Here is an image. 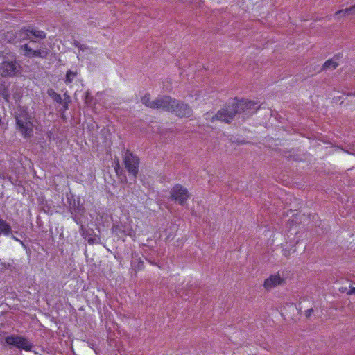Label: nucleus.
I'll use <instances>...</instances> for the list:
<instances>
[{
    "instance_id": "1",
    "label": "nucleus",
    "mask_w": 355,
    "mask_h": 355,
    "mask_svg": "<svg viewBox=\"0 0 355 355\" xmlns=\"http://www.w3.org/2000/svg\"><path fill=\"white\" fill-rule=\"evenodd\" d=\"M251 109L257 110V103L252 101L241 100L231 105L225 106L213 116L210 113L207 112L205 114V117L207 121H211V122L220 121L226 123H230L235 114L239 112L240 110L245 111Z\"/></svg>"
},
{
    "instance_id": "2",
    "label": "nucleus",
    "mask_w": 355,
    "mask_h": 355,
    "mask_svg": "<svg viewBox=\"0 0 355 355\" xmlns=\"http://www.w3.org/2000/svg\"><path fill=\"white\" fill-rule=\"evenodd\" d=\"M168 102L165 103L164 110L166 112H174L178 117H190L193 110L189 105L168 96Z\"/></svg>"
},
{
    "instance_id": "3",
    "label": "nucleus",
    "mask_w": 355,
    "mask_h": 355,
    "mask_svg": "<svg viewBox=\"0 0 355 355\" xmlns=\"http://www.w3.org/2000/svg\"><path fill=\"white\" fill-rule=\"evenodd\" d=\"M123 164L129 175H132L135 180L139 172V158L130 150H127L123 157Z\"/></svg>"
},
{
    "instance_id": "4",
    "label": "nucleus",
    "mask_w": 355,
    "mask_h": 355,
    "mask_svg": "<svg viewBox=\"0 0 355 355\" xmlns=\"http://www.w3.org/2000/svg\"><path fill=\"white\" fill-rule=\"evenodd\" d=\"M6 342L9 345L26 352H30L33 347V343L28 340L27 338L21 336H8L6 338Z\"/></svg>"
},
{
    "instance_id": "5",
    "label": "nucleus",
    "mask_w": 355,
    "mask_h": 355,
    "mask_svg": "<svg viewBox=\"0 0 355 355\" xmlns=\"http://www.w3.org/2000/svg\"><path fill=\"white\" fill-rule=\"evenodd\" d=\"M286 277L284 272L278 271L270 275L267 279H265L263 287L267 291L277 288V286L286 283Z\"/></svg>"
},
{
    "instance_id": "6",
    "label": "nucleus",
    "mask_w": 355,
    "mask_h": 355,
    "mask_svg": "<svg viewBox=\"0 0 355 355\" xmlns=\"http://www.w3.org/2000/svg\"><path fill=\"white\" fill-rule=\"evenodd\" d=\"M171 196L173 200L183 206L189 198V193L187 188L180 184H175L171 190Z\"/></svg>"
},
{
    "instance_id": "7",
    "label": "nucleus",
    "mask_w": 355,
    "mask_h": 355,
    "mask_svg": "<svg viewBox=\"0 0 355 355\" xmlns=\"http://www.w3.org/2000/svg\"><path fill=\"white\" fill-rule=\"evenodd\" d=\"M21 66L15 61H3L0 64V72L1 76H15L17 73L20 71Z\"/></svg>"
},
{
    "instance_id": "8",
    "label": "nucleus",
    "mask_w": 355,
    "mask_h": 355,
    "mask_svg": "<svg viewBox=\"0 0 355 355\" xmlns=\"http://www.w3.org/2000/svg\"><path fill=\"white\" fill-rule=\"evenodd\" d=\"M169 101L168 96H161L160 98H156L154 101L150 100V94H146L144 97L141 98V101L143 105L153 109H162L165 105V103Z\"/></svg>"
},
{
    "instance_id": "9",
    "label": "nucleus",
    "mask_w": 355,
    "mask_h": 355,
    "mask_svg": "<svg viewBox=\"0 0 355 355\" xmlns=\"http://www.w3.org/2000/svg\"><path fill=\"white\" fill-rule=\"evenodd\" d=\"M21 49L23 51L24 55L28 58H40L41 59H46L49 55V51L47 49L33 50L28 44L21 46Z\"/></svg>"
},
{
    "instance_id": "10",
    "label": "nucleus",
    "mask_w": 355,
    "mask_h": 355,
    "mask_svg": "<svg viewBox=\"0 0 355 355\" xmlns=\"http://www.w3.org/2000/svg\"><path fill=\"white\" fill-rule=\"evenodd\" d=\"M16 124L23 137H30L33 134V124L28 119L23 121L21 118H16Z\"/></svg>"
},
{
    "instance_id": "11",
    "label": "nucleus",
    "mask_w": 355,
    "mask_h": 355,
    "mask_svg": "<svg viewBox=\"0 0 355 355\" xmlns=\"http://www.w3.org/2000/svg\"><path fill=\"white\" fill-rule=\"evenodd\" d=\"M6 37L10 42L17 43L21 41H26L30 40L29 28H23L13 33H7Z\"/></svg>"
},
{
    "instance_id": "12",
    "label": "nucleus",
    "mask_w": 355,
    "mask_h": 355,
    "mask_svg": "<svg viewBox=\"0 0 355 355\" xmlns=\"http://www.w3.org/2000/svg\"><path fill=\"white\" fill-rule=\"evenodd\" d=\"M78 76V73L76 71H73L69 69L67 71L65 79H64V83H65L67 85L71 87V84L76 83Z\"/></svg>"
},
{
    "instance_id": "13",
    "label": "nucleus",
    "mask_w": 355,
    "mask_h": 355,
    "mask_svg": "<svg viewBox=\"0 0 355 355\" xmlns=\"http://www.w3.org/2000/svg\"><path fill=\"white\" fill-rule=\"evenodd\" d=\"M352 15H355V4L352 6L350 8H346L345 10H340L334 14V16L337 19L345 16H349Z\"/></svg>"
},
{
    "instance_id": "14",
    "label": "nucleus",
    "mask_w": 355,
    "mask_h": 355,
    "mask_svg": "<svg viewBox=\"0 0 355 355\" xmlns=\"http://www.w3.org/2000/svg\"><path fill=\"white\" fill-rule=\"evenodd\" d=\"M11 234V227L8 223L0 219V234L9 236Z\"/></svg>"
},
{
    "instance_id": "15",
    "label": "nucleus",
    "mask_w": 355,
    "mask_h": 355,
    "mask_svg": "<svg viewBox=\"0 0 355 355\" xmlns=\"http://www.w3.org/2000/svg\"><path fill=\"white\" fill-rule=\"evenodd\" d=\"M29 28V34L30 35H33L35 38L44 39L46 38V34L44 31L42 30H37L35 28H32L31 26Z\"/></svg>"
},
{
    "instance_id": "16",
    "label": "nucleus",
    "mask_w": 355,
    "mask_h": 355,
    "mask_svg": "<svg viewBox=\"0 0 355 355\" xmlns=\"http://www.w3.org/2000/svg\"><path fill=\"white\" fill-rule=\"evenodd\" d=\"M337 59L338 58H332V59H329L323 64L322 69L323 70H327V69H334L335 68H336L338 66Z\"/></svg>"
},
{
    "instance_id": "17",
    "label": "nucleus",
    "mask_w": 355,
    "mask_h": 355,
    "mask_svg": "<svg viewBox=\"0 0 355 355\" xmlns=\"http://www.w3.org/2000/svg\"><path fill=\"white\" fill-rule=\"evenodd\" d=\"M47 94L57 103H59V104L62 103V99L61 95L59 93H57L53 89H49L47 91Z\"/></svg>"
},
{
    "instance_id": "18",
    "label": "nucleus",
    "mask_w": 355,
    "mask_h": 355,
    "mask_svg": "<svg viewBox=\"0 0 355 355\" xmlns=\"http://www.w3.org/2000/svg\"><path fill=\"white\" fill-rule=\"evenodd\" d=\"M312 312H313V309H308L307 311H306V316L307 318L310 317Z\"/></svg>"
},
{
    "instance_id": "19",
    "label": "nucleus",
    "mask_w": 355,
    "mask_h": 355,
    "mask_svg": "<svg viewBox=\"0 0 355 355\" xmlns=\"http://www.w3.org/2000/svg\"><path fill=\"white\" fill-rule=\"evenodd\" d=\"M348 295H354L355 294V288H352L347 291Z\"/></svg>"
},
{
    "instance_id": "20",
    "label": "nucleus",
    "mask_w": 355,
    "mask_h": 355,
    "mask_svg": "<svg viewBox=\"0 0 355 355\" xmlns=\"http://www.w3.org/2000/svg\"><path fill=\"white\" fill-rule=\"evenodd\" d=\"M12 238L17 242H19L20 243H21L22 245H24L23 242L21 241L19 239H17L15 236H12Z\"/></svg>"
},
{
    "instance_id": "21",
    "label": "nucleus",
    "mask_w": 355,
    "mask_h": 355,
    "mask_svg": "<svg viewBox=\"0 0 355 355\" xmlns=\"http://www.w3.org/2000/svg\"><path fill=\"white\" fill-rule=\"evenodd\" d=\"M64 108L66 109V110L67 109V104L64 105Z\"/></svg>"
},
{
    "instance_id": "22",
    "label": "nucleus",
    "mask_w": 355,
    "mask_h": 355,
    "mask_svg": "<svg viewBox=\"0 0 355 355\" xmlns=\"http://www.w3.org/2000/svg\"><path fill=\"white\" fill-rule=\"evenodd\" d=\"M0 123H1V116H0Z\"/></svg>"
}]
</instances>
